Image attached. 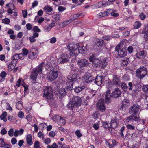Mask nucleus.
<instances>
[{
    "mask_svg": "<svg viewBox=\"0 0 148 148\" xmlns=\"http://www.w3.org/2000/svg\"><path fill=\"white\" fill-rule=\"evenodd\" d=\"M78 49L79 53L82 54L84 53L87 49L86 48V47L83 46L82 47H80L79 46Z\"/></svg>",
    "mask_w": 148,
    "mask_h": 148,
    "instance_id": "29",
    "label": "nucleus"
},
{
    "mask_svg": "<svg viewBox=\"0 0 148 148\" xmlns=\"http://www.w3.org/2000/svg\"><path fill=\"white\" fill-rule=\"evenodd\" d=\"M84 81L86 83H89L94 80V78L92 76L88 74H85L83 77Z\"/></svg>",
    "mask_w": 148,
    "mask_h": 148,
    "instance_id": "14",
    "label": "nucleus"
},
{
    "mask_svg": "<svg viewBox=\"0 0 148 148\" xmlns=\"http://www.w3.org/2000/svg\"><path fill=\"white\" fill-rule=\"evenodd\" d=\"M110 124V123L106 122H103L102 126L105 129H108L109 130H111Z\"/></svg>",
    "mask_w": 148,
    "mask_h": 148,
    "instance_id": "34",
    "label": "nucleus"
},
{
    "mask_svg": "<svg viewBox=\"0 0 148 148\" xmlns=\"http://www.w3.org/2000/svg\"><path fill=\"white\" fill-rule=\"evenodd\" d=\"M147 69L144 67L139 68L136 71V76L140 79L144 77L147 74Z\"/></svg>",
    "mask_w": 148,
    "mask_h": 148,
    "instance_id": "3",
    "label": "nucleus"
},
{
    "mask_svg": "<svg viewBox=\"0 0 148 148\" xmlns=\"http://www.w3.org/2000/svg\"><path fill=\"white\" fill-rule=\"evenodd\" d=\"M78 75L77 74H74L73 75H70L68 77V79L70 80L74 83V82H75L77 80Z\"/></svg>",
    "mask_w": 148,
    "mask_h": 148,
    "instance_id": "23",
    "label": "nucleus"
},
{
    "mask_svg": "<svg viewBox=\"0 0 148 148\" xmlns=\"http://www.w3.org/2000/svg\"><path fill=\"white\" fill-rule=\"evenodd\" d=\"M32 30L34 32H41L40 30L37 26H34Z\"/></svg>",
    "mask_w": 148,
    "mask_h": 148,
    "instance_id": "49",
    "label": "nucleus"
},
{
    "mask_svg": "<svg viewBox=\"0 0 148 148\" xmlns=\"http://www.w3.org/2000/svg\"><path fill=\"white\" fill-rule=\"evenodd\" d=\"M2 22L3 23L8 24L10 22V20L9 19L6 18L3 19Z\"/></svg>",
    "mask_w": 148,
    "mask_h": 148,
    "instance_id": "61",
    "label": "nucleus"
},
{
    "mask_svg": "<svg viewBox=\"0 0 148 148\" xmlns=\"http://www.w3.org/2000/svg\"><path fill=\"white\" fill-rule=\"evenodd\" d=\"M26 140L29 146H31L32 145L33 143L32 141V136L31 134H29L27 136Z\"/></svg>",
    "mask_w": 148,
    "mask_h": 148,
    "instance_id": "27",
    "label": "nucleus"
},
{
    "mask_svg": "<svg viewBox=\"0 0 148 148\" xmlns=\"http://www.w3.org/2000/svg\"><path fill=\"white\" fill-rule=\"evenodd\" d=\"M106 145L110 148H113L114 147L113 144H111L110 142H106Z\"/></svg>",
    "mask_w": 148,
    "mask_h": 148,
    "instance_id": "63",
    "label": "nucleus"
},
{
    "mask_svg": "<svg viewBox=\"0 0 148 148\" xmlns=\"http://www.w3.org/2000/svg\"><path fill=\"white\" fill-rule=\"evenodd\" d=\"M126 127L128 130H134L135 128V127L131 124H128L126 126Z\"/></svg>",
    "mask_w": 148,
    "mask_h": 148,
    "instance_id": "55",
    "label": "nucleus"
},
{
    "mask_svg": "<svg viewBox=\"0 0 148 148\" xmlns=\"http://www.w3.org/2000/svg\"><path fill=\"white\" fill-rule=\"evenodd\" d=\"M73 83L70 80L68 79L67 82L65 84V86L67 89L72 90L73 88Z\"/></svg>",
    "mask_w": 148,
    "mask_h": 148,
    "instance_id": "26",
    "label": "nucleus"
},
{
    "mask_svg": "<svg viewBox=\"0 0 148 148\" xmlns=\"http://www.w3.org/2000/svg\"><path fill=\"white\" fill-rule=\"evenodd\" d=\"M19 58V55L18 54H16L13 56L11 58V59L13 61H16V60L18 59Z\"/></svg>",
    "mask_w": 148,
    "mask_h": 148,
    "instance_id": "44",
    "label": "nucleus"
},
{
    "mask_svg": "<svg viewBox=\"0 0 148 148\" xmlns=\"http://www.w3.org/2000/svg\"><path fill=\"white\" fill-rule=\"evenodd\" d=\"M112 88L109 86L107 90L105 96V101L106 103H109L110 102V98L112 97V93L111 94V91Z\"/></svg>",
    "mask_w": 148,
    "mask_h": 148,
    "instance_id": "12",
    "label": "nucleus"
},
{
    "mask_svg": "<svg viewBox=\"0 0 148 148\" xmlns=\"http://www.w3.org/2000/svg\"><path fill=\"white\" fill-rule=\"evenodd\" d=\"M125 129V127L123 126L121 128L120 130V134L121 137H123L124 136L123 132Z\"/></svg>",
    "mask_w": 148,
    "mask_h": 148,
    "instance_id": "51",
    "label": "nucleus"
},
{
    "mask_svg": "<svg viewBox=\"0 0 148 148\" xmlns=\"http://www.w3.org/2000/svg\"><path fill=\"white\" fill-rule=\"evenodd\" d=\"M103 44V40L101 39H97L95 42V45L97 46H101Z\"/></svg>",
    "mask_w": 148,
    "mask_h": 148,
    "instance_id": "32",
    "label": "nucleus"
},
{
    "mask_svg": "<svg viewBox=\"0 0 148 148\" xmlns=\"http://www.w3.org/2000/svg\"><path fill=\"white\" fill-rule=\"evenodd\" d=\"M23 55L24 56H27L28 54L29 51L26 48H23L22 50Z\"/></svg>",
    "mask_w": 148,
    "mask_h": 148,
    "instance_id": "48",
    "label": "nucleus"
},
{
    "mask_svg": "<svg viewBox=\"0 0 148 148\" xmlns=\"http://www.w3.org/2000/svg\"><path fill=\"white\" fill-rule=\"evenodd\" d=\"M5 144V143L2 138H0V147H3Z\"/></svg>",
    "mask_w": 148,
    "mask_h": 148,
    "instance_id": "60",
    "label": "nucleus"
},
{
    "mask_svg": "<svg viewBox=\"0 0 148 148\" xmlns=\"http://www.w3.org/2000/svg\"><path fill=\"white\" fill-rule=\"evenodd\" d=\"M1 134L2 135H4L6 134L7 133V131L5 128H3L1 130Z\"/></svg>",
    "mask_w": 148,
    "mask_h": 148,
    "instance_id": "62",
    "label": "nucleus"
},
{
    "mask_svg": "<svg viewBox=\"0 0 148 148\" xmlns=\"http://www.w3.org/2000/svg\"><path fill=\"white\" fill-rule=\"evenodd\" d=\"M44 64V63L43 62H41L37 67L34 69L32 72L30 77V78L34 82L36 81L38 74H41L42 73Z\"/></svg>",
    "mask_w": 148,
    "mask_h": 148,
    "instance_id": "2",
    "label": "nucleus"
},
{
    "mask_svg": "<svg viewBox=\"0 0 148 148\" xmlns=\"http://www.w3.org/2000/svg\"><path fill=\"white\" fill-rule=\"evenodd\" d=\"M140 117L139 115L132 114L126 119V122H130L135 121L138 123Z\"/></svg>",
    "mask_w": 148,
    "mask_h": 148,
    "instance_id": "7",
    "label": "nucleus"
},
{
    "mask_svg": "<svg viewBox=\"0 0 148 148\" xmlns=\"http://www.w3.org/2000/svg\"><path fill=\"white\" fill-rule=\"evenodd\" d=\"M121 90L118 88H116L112 92V97L114 98H118L121 96Z\"/></svg>",
    "mask_w": 148,
    "mask_h": 148,
    "instance_id": "15",
    "label": "nucleus"
},
{
    "mask_svg": "<svg viewBox=\"0 0 148 148\" xmlns=\"http://www.w3.org/2000/svg\"><path fill=\"white\" fill-rule=\"evenodd\" d=\"M117 51L118 52V55L121 57H124L127 54L126 49L125 48H123Z\"/></svg>",
    "mask_w": 148,
    "mask_h": 148,
    "instance_id": "18",
    "label": "nucleus"
},
{
    "mask_svg": "<svg viewBox=\"0 0 148 148\" xmlns=\"http://www.w3.org/2000/svg\"><path fill=\"white\" fill-rule=\"evenodd\" d=\"M36 53L31 51H29L28 54V58L31 59H33L36 58Z\"/></svg>",
    "mask_w": 148,
    "mask_h": 148,
    "instance_id": "31",
    "label": "nucleus"
},
{
    "mask_svg": "<svg viewBox=\"0 0 148 148\" xmlns=\"http://www.w3.org/2000/svg\"><path fill=\"white\" fill-rule=\"evenodd\" d=\"M146 55V52L144 51H142L137 53L136 55L137 58L139 59H143L145 57Z\"/></svg>",
    "mask_w": 148,
    "mask_h": 148,
    "instance_id": "19",
    "label": "nucleus"
},
{
    "mask_svg": "<svg viewBox=\"0 0 148 148\" xmlns=\"http://www.w3.org/2000/svg\"><path fill=\"white\" fill-rule=\"evenodd\" d=\"M58 147V145L56 143H54L51 146H48L47 148H57Z\"/></svg>",
    "mask_w": 148,
    "mask_h": 148,
    "instance_id": "64",
    "label": "nucleus"
},
{
    "mask_svg": "<svg viewBox=\"0 0 148 148\" xmlns=\"http://www.w3.org/2000/svg\"><path fill=\"white\" fill-rule=\"evenodd\" d=\"M130 61L129 58H122L120 62V64L122 67L126 66Z\"/></svg>",
    "mask_w": 148,
    "mask_h": 148,
    "instance_id": "22",
    "label": "nucleus"
},
{
    "mask_svg": "<svg viewBox=\"0 0 148 148\" xmlns=\"http://www.w3.org/2000/svg\"><path fill=\"white\" fill-rule=\"evenodd\" d=\"M141 23L138 21H136L134 25V27L135 29L139 28L141 25Z\"/></svg>",
    "mask_w": 148,
    "mask_h": 148,
    "instance_id": "40",
    "label": "nucleus"
},
{
    "mask_svg": "<svg viewBox=\"0 0 148 148\" xmlns=\"http://www.w3.org/2000/svg\"><path fill=\"white\" fill-rule=\"evenodd\" d=\"M96 92L94 90H91L90 92V95L88 96V97L90 98H92V97L95 95Z\"/></svg>",
    "mask_w": 148,
    "mask_h": 148,
    "instance_id": "47",
    "label": "nucleus"
},
{
    "mask_svg": "<svg viewBox=\"0 0 148 148\" xmlns=\"http://www.w3.org/2000/svg\"><path fill=\"white\" fill-rule=\"evenodd\" d=\"M69 60V58L66 54H63L61 57L58 60V62L61 64L68 62Z\"/></svg>",
    "mask_w": 148,
    "mask_h": 148,
    "instance_id": "10",
    "label": "nucleus"
},
{
    "mask_svg": "<svg viewBox=\"0 0 148 148\" xmlns=\"http://www.w3.org/2000/svg\"><path fill=\"white\" fill-rule=\"evenodd\" d=\"M34 148H41L39 146V143L38 141H36L34 145Z\"/></svg>",
    "mask_w": 148,
    "mask_h": 148,
    "instance_id": "57",
    "label": "nucleus"
},
{
    "mask_svg": "<svg viewBox=\"0 0 148 148\" xmlns=\"http://www.w3.org/2000/svg\"><path fill=\"white\" fill-rule=\"evenodd\" d=\"M69 24V23L67 20L61 23L60 24V25L62 26L63 27H65Z\"/></svg>",
    "mask_w": 148,
    "mask_h": 148,
    "instance_id": "53",
    "label": "nucleus"
},
{
    "mask_svg": "<svg viewBox=\"0 0 148 148\" xmlns=\"http://www.w3.org/2000/svg\"><path fill=\"white\" fill-rule=\"evenodd\" d=\"M14 130L12 128L10 129L8 131V134L9 136L10 137H12L14 135Z\"/></svg>",
    "mask_w": 148,
    "mask_h": 148,
    "instance_id": "54",
    "label": "nucleus"
},
{
    "mask_svg": "<svg viewBox=\"0 0 148 148\" xmlns=\"http://www.w3.org/2000/svg\"><path fill=\"white\" fill-rule=\"evenodd\" d=\"M43 10L45 11L50 12L53 10L52 8L50 5H46L43 8Z\"/></svg>",
    "mask_w": 148,
    "mask_h": 148,
    "instance_id": "30",
    "label": "nucleus"
},
{
    "mask_svg": "<svg viewBox=\"0 0 148 148\" xmlns=\"http://www.w3.org/2000/svg\"><path fill=\"white\" fill-rule=\"evenodd\" d=\"M16 61L12 60L10 62L9 64H8V67L10 69H13L15 67Z\"/></svg>",
    "mask_w": 148,
    "mask_h": 148,
    "instance_id": "28",
    "label": "nucleus"
},
{
    "mask_svg": "<svg viewBox=\"0 0 148 148\" xmlns=\"http://www.w3.org/2000/svg\"><path fill=\"white\" fill-rule=\"evenodd\" d=\"M98 110L101 112H103L105 110V107L104 105L103 99H101L96 104Z\"/></svg>",
    "mask_w": 148,
    "mask_h": 148,
    "instance_id": "8",
    "label": "nucleus"
},
{
    "mask_svg": "<svg viewBox=\"0 0 148 148\" xmlns=\"http://www.w3.org/2000/svg\"><path fill=\"white\" fill-rule=\"evenodd\" d=\"M85 86L83 84H81L79 85L77 87H76L74 88V90L75 92L78 93L84 89Z\"/></svg>",
    "mask_w": 148,
    "mask_h": 148,
    "instance_id": "24",
    "label": "nucleus"
},
{
    "mask_svg": "<svg viewBox=\"0 0 148 148\" xmlns=\"http://www.w3.org/2000/svg\"><path fill=\"white\" fill-rule=\"evenodd\" d=\"M43 97L46 99H50L53 97L52 88L50 86L46 87L43 90Z\"/></svg>",
    "mask_w": 148,
    "mask_h": 148,
    "instance_id": "4",
    "label": "nucleus"
},
{
    "mask_svg": "<svg viewBox=\"0 0 148 148\" xmlns=\"http://www.w3.org/2000/svg\"><path fill=\"white\" fill-rule=\"evenodd\" d=\"M61 117L58 115L56 116L53 117L54 121L57 123H58L60 119H61Z\"/></svg>",
    "mask_w": 148,
    "mask_h": 148,
    "instance_id": "42",
    "label": "nucleus"
},
{
    "mask_svg": "<svg viewBox=\"0 0 148 148\" xmlns=\"http://www.w3.org/2000/svg\"><path fill=\"white\" fill-rule=\"evenodd\" d=\"M16 108L19 110L22 109L23 108L22 104L18 102L16 104Z\"/></svg>",
    "mask_w": 148,
    "mask_h": 148,
    "instance_id": "56",
    "label": "nucleus"
},
{
    "mask_svg": "<svg viewBox=\"0 0 148 148\" xmlns=\"http://www.w3.org/2000/svg\"><path fill=\"white\" fill-rule=\"evenodd\" d=\"M65 120L63 117H61L58 123L61 125H64L65 123Z\"/></svg>",
    "mask_w": 148,
    "mask_h": 148,
    "instance_id": "39",
    "label": "nucleus"
},
{
    "mask_svg": "<svg viewBox=\"0 0 148 148\" xmlns=\"http://www.w3.org/2000/svg\"><path fill=\"white\" fill-rule=\"evenodd\" d=\"M52 18L56 21H59L60 20V15L59 14H55L52 15Z\"/></svg>",
    "mask_w": 148,
    "mask_h": 148,
    "instance_id": "36",
    "label": "nucleus"
},
{
    "mask_svg": "<svg viewBox=\"0 0 148 148\" xmlns=\"http://www.w3.org/2000/svg\"><path fill=\"white\" fill-rule=\"evenodd\" d=\"M121 87L125 91L127 90L128 88V86H127L126 84L124 82L121 83Z\"/></svg>",
    "mask_w": 148,
    "mask_h": 148,
    "instance_id": "37",
    "label": "nucleus"
},
{
    "mask_svg": "<svg viewBox=\"0 0 148 148\" xmlns=\"http://www.w3.org/2000/svg\"><path fill=\"white\" fill-rule=\"evenodd\" d=\"M7 115V113L6 111L3 112L2 114L0 116V118L1 119H3V118H5Z\"/></svg>",
    "mask_w": 148,
    "mask_h": 148,
    "instance_id": "58",
    "label": "nucleus"
},
{
    "mask_svg": "<svg viewBox=\"0 0 148 148\" xmlns=\"http://www.w3.org/2000/svg\"><path fill=\"white\" fill-rule=\"evenodd\" d=\"M59 93L62 96H64L66 94V91L64 88H61L59 90Z\"/></svg>",
    "mask_w": 148,
    "mask_h": 148,
    "instance_id": "35",
    "label": "nucleus"
},
{
    "mask_svg": "<svg viewBox=\"0 0 148 148\" xmlns=\"http://www.w3.org/2000/svg\"><path fill=\"white\" fill-rule=\"evenodd\" d=\"M125 42L124 41H122L117 45L115 48V50L116 51H118L120 48L122 47L124 45Z\"/></svg>",
    "mask_w": 148,
    "mask_h": 148,
    "instance_id": "33",
    "label": "nucleus"
},
{
    "mask_svg": "<svg viewBox=\"0 0 148 148\" xmlns=\"http://www.w3.org/2000/svg\"><path fill=\"white\" fill-rule=\"evenodd\" d=\"M142 90L146 93H148V85H144L142 88Z\"/></svg>",
    "mask_w": 148,
    "mask_h": 148,
    "instance_id": "38",
    "label": "nucleus"
},
{
    "mask_svg": "<svg viewBox=\"0 0 148 148\" xmlns=\"http://www.w3.org/2000/svg\"><path fill=\"white\" fill-rule=\"evenodd\" d=\"M82 101L81 98L79 96L74 97L67 105V107L70 110L78 108L81 105Z\"/></svg>",
    "mask_w": 148,
    "mask_h": 148,
    "instance_id": "1",
    "label": "nucleus"
},
{
    "mask_svg": "<svg viewBox=\"0 0 148 148\" xmlns=\"http://www.w3.org/2000/svg\"><path fill=\"white\" fill-rule=\"evenodd\" d=\"M55 24V22L54 21H52L51 24H49L45 28L44 30L45 32L49 31L51 28L53 27Z\"/></svg>",
    "mask_w": 148,
    "mask_h": 148,
    "instance_id": "25",
    "label": "nucleus"
},
{
    "mask_svg": "<svg viewBox=\"0 0 148 148\" xmlns=\"http://www.w3.org/2000/svg\"><path fill=\"white\" fill-rule=\"evenodd\" d=\"M104 77L102 76H97L95 79V83L98 86H100L102 83L103 80H104Z\"/></svg>",
    "mask_w": 148,
    "mask_h": 148,
    "instance_id": "17",
    "label": "nucleus"
},
{
    "mask_svg": "<svg viewBox=\"0 0 148 148\" xmlns=\"http://www.w3.org/2000/svg\"><path fill=\"white\" fill-rule=\"evenodd\" d=\"M77 65L80 67H86L89 65L88 61L85 59H79L77 61Z\"/></svg>",
    "mask_w": 148,
    "mask_h": 148,
    "instance_id": "9",
    "label": "nucleus"
},
{
    "mask_svg": "<svg viewBox=\"0 0 148 148\" xmlns=\"http://www.w3.org/2000/svg\"><path fill=\"white\" fill-rule=\"evenodd\" d=\"M58 70L54 69L49 72L47 75L48 79L51 81H53L58 77Z\"/></svg>",
    "mask_w": 148,
    "mask_h": 148,
    "instance_id": "5",
    "label": "nucleus"
},
{
    "mask_svg": "<svg viewBox=\"0 0 148 148\" xmlns=\"http://www.w3.org/2000/svg\"><path fill=\"white\" fill-rule=\"evenodd\" d=\"M89 60L90 62H92L93 66L95 67L99 66L102 62L101 60L97 58L94 54L90 56Z\"/></svg>",
    "mask_w": 148,
    "mask_h": 148,
    "instance_id": "6",
    "label": "nucleus"
},
{
    "mask_svg": "<svg viewBox=\"0 0 148 148\" xmlns=\"http://www.w3.org/2000/svg\"><path fill=\"white\" fill-rule=\"evenodd\" d=\"M27 29L28 30H31L33 26L30 23H27L26 25Z\"/></svg>",
    "mask_w": 148,
    "mask_h": 148,
    "instance_id": "59",
    "label": "nucleus"
},
{
    "mask_svg": "<svg viewBox=\"0 0 148 148\" xmlns=\"http://www.w3.org/2000/svg\"><path fill=\"white\" fill-rule=\"evenodd\" d=\"M75 134L78 138H80L82 136V134L79 130H77L75 132Z\"/></svg>",
    "mask_w": 148,
    "mask_h": 148,
    "instance_id": "52",
    "label": "nucleus"
},
{
    "mask_svg": "<svg viewBox=\"0 0 148 148\" xmlns=\"http://www.w3.org/2000/svg\"><path fill=\"white\" fill-rule=\"evenodd\" d=\"M115 12H116V10H113V11L111 13V15L114 17H117L119 16V14L118 13H115Z\"/></svg>",
    "mask_w": 148,
    "mask_h": 148,
    "instance_id": "46",
    "label": "nucleus"
},
{
    "mask_svg": "<svg viewBox=\"0 0 148 148\" xmlns=\"http://www.w3.org/2000/svg\"><path fill=\"white\" fill-rule=\"evenodd\" d=\"M139 108L137 105H134L129 109V112L130 114H137L138 112Z\"/></svg>",
    "mask_w": 148,
    "mask_h": 148,
    "instance_id": "11",
    "label": "nucleus"
},
{
    "mask_svg": "<svg viewBox=\"0 0 148 148\" xmlns=\"http://www.w3.org/2000/svg\"><path fill=\"white\" fill-rule=\"evenodd\" d=\"M99 123H95L93 125V127L94 129L95 130H97L99 127Z\"/></svg>",
    "mask_w": 148,
    "mask_h": 148,
    "instance_id": "45",
    "label": "nucleus"
},
{
    "mask_svg": "<svg viewBox=\"0 0 148 148\" xmlns=\"http://www.w3.org/2000/svg\"><path fill=\"white\" fill-rule=\"evenodd\" d=\"M120 79L118 76L116 75H113V79L112 81L110 82V84L117 86L120 84Z\"/></svg>",
    "mask_w": 148,
    "mask_h": 148,
    "instance_id": "13",
    "label": "nucleus"
},
{
    "mask_svg": "<svg viewBox=\"0 0 148 148\" xmlns=\"http://www.w3.org/2000/svg\"><path fill=\"white\" fill-rule=\"evenodd\" d=\"M143 33H148V24L146 25L144 27L143 30L142 31Z\"/></svg>",
    "mask_w": 148,
    "mask_h": 148,
    "instance_id": "50",
    "label": "nucleus"
},
{
    "mask_svg": "<svg viewBox=\"0 0 148 148\" xmlns=\"http://www.w3.org/2000/svg\"><path fill=\"white\" fill-rule=\"evenodd\" d=\"M8 8L7 12L9 14H12L13 12V10H14V6L12 3H9L6 5Z\"/></svg>",
    "mask_w": 148,
    "mask_h": 148,
    "instance_id": "20",
    "label": "nucleus"
},
{
    "mask_svg": "<svg viewBox=\"0 0 148 148\" xmlns=\"http://www.w3.org/2000/svg\"><path fill=\"white\" fill-rule=\"evenodd\" d=\"M118 125V121L117 119H114L111 121L110 123V126L112 130V128H116L117 127Z\"/></svg>",
    "mask_w": 148,
    "mask_h": 148,
    "instance_id": "21",
    "label": "nucleus"
},
{
    "mask_svg": "<svg viewBox=\"0 0 148 148\" xmlns=\"http://www.w3.org/2000/svg\"><path fill=\"white\" fill-rule=\"evenodd\" d=\"M79 47V43H71L68 45L67 47L70 50L75 51Z\"/></svg>",
    "mask_w": 148,
    "mask_h": 148,
    "instance_id": "16",
    "label": "nucleus"
},
{
    "mask_svg": "<svg viewBox=\"0 0 148 148\" xmlns=\"http://www.w3.org/2000/svg\"><path fill=\"white\" fill-rule=\"evenodd\" d=\"M21 79H19L18 81L16 83V85H15V86L16 88V87L18 88L21 85Z\"/></svg>",
    "mask_w": 148,
    "mask_h": 148,
    "instance_id": "43",
    "label": "nucleus"
},
{
    "mask_svg": "<svg viewBox=\"0 0 148 148\" xmlns=\"http://www.w3.org/2000/svg\"><path fill=\"white\" fill-rule=\"evenodd\" d=\"M81 15L80 14H75L73 15L72 16H71V17L74 20L77 19L78 18H80L79 16Z\"/></svg>",
    "mask_w": 148,
    "mask_h": 148,
    "instance_id": "41",
    "label": "nucleus"
}]
</instances>
